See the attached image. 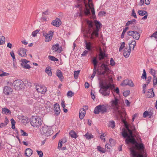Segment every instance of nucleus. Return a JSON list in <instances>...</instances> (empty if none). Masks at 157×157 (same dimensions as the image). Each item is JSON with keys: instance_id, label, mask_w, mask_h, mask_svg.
I'll return each mask as SVG.
<instances>
[{"instance_id": "nucleus-25", "label": "nucleus", "mask_w": 157, "mask_h": 157, "mask_svg": "<svg viewBox=\"0 0 157 157\" xmlns=\"http://www.w3.org/2000/svg\"><path fill=\"white\" fill-rule=\"evenodd\" d=\"M33 153V151L30 148H28L25 150V154L26 156L29 157Z\"/></svg>"}, {"instance_id": "nucleus-48", "label": "nucleus", "mask_w": 157, "mask_h": 157, "mask_svg": "<svg viewBox=\"0 0 157 157\" xmlns=\"http://www.w3.org/2000/svg\"><path fill=\"white\" fill-rule=\"evenodd\" d=\"M62 146V140H59L58 144V148L59 149H60V148H61Z\"/></svg>"}, {"instance_id": "nucleus-53", "label": "nucleus", "mask_w": 157, "mask_h": 157, "mask_svg": "<svg viewBox=\"0 0 157 157\" xmlns=\"http://www.w3.org/2000/svg\"><path fill=\"white\" fill-rule=\"evenodd\" d=\"M152 37H154L156 40L157 39V31L155 32L150 36L151 38Z\"/></svg>"}, {"instance_id": "nucleus-23", "label": "nucleus", "mask_w": 157, "mask_h": 157, "mask_svg": "<svg viewBox=\"0 0 157 157\" xmlns=\"http://www.w3.org/2000/svg\"><path fill=\"white\" fill-rule=\"evenodd\" d=\"M56 74L57 76L58 77L59 80L61 81H62L63 76L61 71L60 70H58L56 71Z\"/></svg>"}, {"instance_id": "nucleus-15", "label": "nucleus", "mask_w": 157, "mask_h": 157, "mask_svg": "<svg viewBox=\"0 0 157 157\" xmlns=\"http://www.w3.org/2000/svg\"><path fill=\"white\" fill-rule=\"evenodd\" d=\"M54 111L55 112V114L57 116H58L60 114V108L59 105L56 103L54 105Z\"/></svg>"}, {"instance_id": "nucleus-59", "label": "nucleus", "mask_w": 157, "mask_h": 157, "mask_svg": "<svg viewBox=\"0 0 157 157\" xmlns=\"http://www.w3.org/2000/svg\"><path fill=\"white\" fill-rule=\"evenodd\" d=\"M39 31L38 30H36L33 32L32 33V35L33 36H36L37 34L38 33Z\"/></svg>"}, {"instance_id": "nucleus-17", "label": "nucleus", "mask_w": 157, "mask_h": 157, "mask_svg": "<svg viewBox=\"0 0 157 157\" xmlns=\"http://www.w3.org/2000/svg\"><path fill=\"white\" fill-rule=\"evenodd\" d=\"M12 91V89L8 86H5L3 88V93L6 95H9Z\"/></svg>"}, {"instance_id": "nucleus-47", "label": "nucleus", "mask_w": 157, "mask_h": 157, "mask_svg": "<svg viewBox=\"0 0 157 157\" xmlns=\"http://www.w3.org/2000/svg\"><path fill=\"white\" fill-rule=\"evenodd\" d=\"M22 63H21L22 66H23V65H25L27 64V63L29 62V61L26 60V59H22L21 60Z\"/></svg>"}, {"instance_id": "nucleus-56", "label": "nucleus", "mask_w": 157, "mask_h": 157, "mask_svg": "<svg viewBox=\"0 0 157 157\" xmlns=\"http://www.w3.org/2000/svg\"><path fill=\"white\" fill-rule=\"evenodd\" d=\"M125 47V43L122 42L121 44V46L119 48V51L120 52L123 48Z\"/></svg>"}, {"instance_id": "nucleus-28", "label": "nucleus", "mask_w": 157, "mask_h": 157, "mask_svg": "<svg viewBox=\"0 0 157 157\" xmlns=\"http://www.w3.org/2000/svg\"><path fill=\"white\" fill-rule=\"evenodd\" d=\"M136 21L135 19H133L132 20L129 21H127L125 25L126 26H128L130 25H135L136 23Z\"/></svg>"}, {"instance_id": "nucleus-11", "label": "nucleus", "mask_w": 157, "mask_h": 157, "mask_svg": "<svg viewBox=\"0 0 157 157\" xmlns=\"http://www.w3.org/2000/svg\"><path fill=\"white\" fill-rule=\"evenodd\" d=\"M128 35L132 36L134 39L136 40L139 39L140 35L139 33L136 31H129L127 33Z\"/></svg>"}, {"instance_id": "nucleus-22", "label": "nucleus", "mask_w": 157, "mask_h": 157, "mask_svg": "<svg viewBox=\"0 0 157 157\" xmlns=\"http://www.w3.org/2000/svg\"><path fill=\"white\" fill-rule=\"evenodd\" d=\"M128 132L129 134V135L128 134L127 131L126 130H124L122 132V135L124 138H125L126 137L129 138V137H132V134L131 135Z\"/></svg>"}, {"instance_id": "nucleus-58", "label": "nucleus", "mask_w": 157, "mask_h": 157, "mask_svg": "<svg viewBox=\"0 0 157 157\" xmlns=\"http://www.w3.org/2000/svg\"><path fill=\"white\" fill-rule=\"evenodd\" d=\"M36 152H37V154H38V155H39L40 157H43V152H42V151H37Z\"/></svg>"}, {"instance_id": "nucleus-42", "label": "nucleus", "mask_w": 157, "mask_h": 157, "mask_svg": "<svg viewBox=\"0 0 157 157\" xmlns=\"http://www.w3.org/2000/svg\"><path fill=\"white\" fill-rule=\"evenodd\" d=\"M5 40V38L4 36H2L0 38V45H2L4 44Z\"/></svg>"}, {"instance_id": "nucleus-21", "label": "nucleus", "mask_w": 157, "mask_h": 157, "mask_svg": "<svg viewBox=\"0 0 157 157\" xmlns=\"http://www.w3.org/2000/svg\"><path fill=\"white\" fill-rule=\"evenodd\" d=\"M154 96L155 94L154 93L153 88L148 90L147 94V97L148 98H151L153 97Z\"/></svg>"}, {"instance_id": "nucleus-46", "label": "nucleus", "mask_w": 157, "mask_h": 157, "mask_svg": "<svg viewBox=\"0 0 157 157\" xmlns=\"http://www.w3.org/2000/svg\"><path fill=\"white\" fill-rule=\"evenodd\" d=\"M93 62L94 65V68H96L98 62L96 58H94L93 60Z\"/></svg>"}, {"instance_id": "nucleus-38", "label": "nucleus", "mask_w": 157, "mask_h": 157, "mask_svg": "<svg viewBox=\"0 0 157 157\" xmlns=\"http://www.w3.org/2000/svg\"><path fill=\"white\" fill-rule=\"evenodd\" d=\"M48 58L50 60L54 61H57L58 59L53 56H48Z\"/></svg>"}, {"instance_id": "nucleus-30", "label": "nucleus", "mask_w": 157, "mask_h": 157, "mask_svg": "<svg viewBox=\"0 0 157 157\" xmlns=\"http://www.w3.org/2000/svg\"><path fill=\"white\" fill-rule=\"evenodd\" d=\"M88 6L91 10V12L93 15H94L95 14V11L94 7H93V5L92 3L89 4Z\"/></svg>"}, {"instance_id": "nucleus-54", "label": "nucleus", "mask_w": 157, "mask_h": 157, "mask_svg": "<svg viewBox=\"0 0 157 157\" xmlns=\"http://www.w3.org/2000/svg\"><path fill=\"white\" fill-rule=\"evenodd\" d=\"M153 84L154 85H156L157 84V78L156 76H153Z\"/></svg>"}, {"instance_id": "nucleus-3", "label": "nucleus", "mask_w": 157, "mask_h": 157, "mask_svg": "<svg viewBox=\"0 0 157 157\" xmlns=\"http://www.w3.org/2000/svg\"><path fill=\"white\" fill-rule=\"evenodd\" d=\"M114 86L113 84H108L105 86L101 85L99 90V92L104 96H108L109 95L110 90L113 89Z\"/></svg>"}, {"instance_id": "nucleus-9", "label": "nucleus", "mask_w": 157, "mask_h": 157, "mask_svg": "<svg viewBox=\"0 0 157 157\" xmlns=\"http://www.w3.org/2000/svg\"><path fill=\"white\" fill-rule=\"evenodd\" d=\"M110 70L107 65L105 64L104 63L101 65V70L99 74L105 75L108 76L110 72Z\"/></svg>"}, {"instance_id": "nucleus-7", "label": "nucleus", "mask_w": 157, "mask_h": 157, "mask_svg": "<svg viewBox=\"0 0 157 157\" xmlns=\"http://www.w3.org/2000/svg\"><path fill=\"white\" fill-rule=\"evenodd\" d=\"M107 108L106 105H99L96 106L94 110V112L96 114L105 113L107 111Z\"/></svg>"}, {"instance_id": "nucleus-13", "label": "nucleus", "mask_w": 157, "mask_h": 157, "mask_svg": "<svg viewBox=\"0 0 157 157\" xmlns=\"http://www.w3.org/2000/svg\"><path fill=\"white\" fill-rule=\"evenodd\" d=\"M36 90L39 93L43 94L47 90L46 87L44 86L37 85L36 86Z\"/></svg>"}, {"instance_id": "nucleus-37", "label": "nucleus", "mask_w": 157, "mask_h": 157, "mask_svg": "<svg viewBox=\"0 0 157 157\" xmlns=\"http://www.w3.org/2000/svg\"><path fill=\"white\" fill-rule=\"evenodd\" d=\"M128 27H125V29H123V32L121 34V37L122 38H124V37L125 33V32H126L127 30H128Z\"/></svg>"}, {"instance_id": "nucleus-1", "label": "nucleus", "mask_w": 157, "mask_h": 157, "mask_svg": "<svg viewBox=\"0 0 157 157\" xmlns=\"http://www.w3.org/2000/svg\"><path fill=\"white\" fill-rule=\"evenodd\" d=\"M94 23L96 27V28H94L92 22L89 21H87V23L88 25V29L87 33L90 34L91 39L94 38V36H95L96 37L98 36V32L101 28L100 26L102 25L99 22L96 20L94 21Z\"/></svg>"}, {"instance_id": "nucleus-34", "label": "nucleus", "mask_w": 157, "mask_h": 157, "mask_svg": "<svg viewBox=\"0 0 157 157\" xmlns=\"http://www.w3.org/2000/svg\"><path fill=\"white\" fill-rule=\"evenodd\" d=\"M129 47H131V48L132 47L131 45H132L133 46L132 49L133 50L136 45V42L135 40H133L130 41L129 43Z\"/></svg>"}, {"instance_id": "nucleus-4", "label": "nucleus", "mask_w": 157, "mask_h": 157, "mask_svg": "<svg viewBox=\"0 0 157 157\" xmlns=\"http://www.w3.org/2000/svg\"><path fill=\"white\" fill-rule=\"evenodd\" d=\"M119 100L117 99V97H114V99L113 100L111 101V105L113 108L115 112L117 114L120 115L122 113L121 108L119 105Z\"/></svg>"}, {"instance_id": "nucleus-14", "label": "nucleus", "mask_w": 157, "mask_h": 157, "mask_svg": "<svg viewBox=\"0 0 157 157\" xmlns=\"http://www.w3.org/2000/svg\"><path fill=\"white\" fill-rule=\"evenodd\" d=\"M121 85L123 86L128 85L131 87H132L133 86L134 84L132 80L126 79L123 81Z\"/></svg>"}, {"instance_id": "nucleus-12", "label": "nucleus", "mask_w": 157, "mask_h": 157, "mask_svg": "<svg viewBox=\"0 0 157 157\" xmlns=\"http://www.w3.org/2000/svg\"><path fill=\"white\" fill-rule=\"evenodd\" d=\"M52 49L53 52H57L58 53H60L62 51V48L59 46L58 43L53 45Z\"/></svg>"}, {"instance_id": "nucleus-35", "label": "nucleus", "mask_w": 157, "mask_h": 157, "mask_svg": "<svg viewBox=\"0 0 157 157\" xmlns=\"http://www.w3.org/2000/svg\"><path fill=\"white\" fill-rule=\"evenodd\" d=\"M70 136L72 137L76 138L77 137L76 133L73 131L71 130L69 133Z\"/></svg>"}, {"instance_id": "nucleus-36", "label": "nucleus", "mask_w": 157, "mask_h": 157, "mask_svg": "<svg viewBox=\"0 0 157 157\" xmlns=\"http://www.w3.org/2000/svg\"><path fill=\"white\" fill-rule=\"evenodd\" d=\"M108 126L112 128H114L115 126V123L113 121H111L109 122Z\"/></svg>"}, {"instance_id": "nucleus-29", "label": "nucleus", "mask_w": 157, "mask_h": 157, "mask_svg": "<svg viewBox=\"0 0 157 157\" xmlns=\"http://www.w3.org/2000/svg\"><path fill=\"white\" fill-rule=\"evenodd\" d=\"M86 49L89 51H90L91 49V44L90 42H87L86 40L85 41Z\"/></svg>"}, {"instance_id": "nucleus-2", "label": "nucleus", "mask_w": 157, "mask_h": 157, "mask_svg": "<svg viewBox=\"0 0 157 157\" xmlns=\"http://www.w3.org/2000/svg\"><path fill=\"white\" fill-rule=\"evenodd\" d=\"M135 147L140 151L138 153L133 148H130V156L131 157H146L147 156L146 151L144 150V145L142 143L135 144Z\"/></svg>"}, {"instance_id": "nucleus-27", "label": "nucleus", "mask_w": 157, "mask_h": 157, "mask_svg": "<svg viewBox=\"0 0 157 157\" xmlns=\"http://www.w3.org/2000/svg\"><path fill=\"white\" fill-rule=\"evenodd\" d=\"M123 122L124 123L125 126L128 130V132L131 135L132 134V131L129 129V125H128L127 122L124 120H123Z\"/></svg>"}, {"instance_id": "nucleus-5", "label": "nucleus", "mask_w": 157, "mask_h": 157, "mask_svg": "<svg viewBox=\"0 0 157 157\" xmlns=\"http://www.w3.org/2000/svg\"><path fill=\"white\" fill-rule=\"evenodd\" d=\"M30 122L33 126L38 128L42 124L41 118L37 116H33L30 118Z\"/></svg>"}, {"instance_id": "nucleus-8", "label": "nucleus", "mask_w": 157, "mask_h": 157, "mask_svg": "<svg viewBox=\"0 0 157 157\" xmlns=\"http://www.w3.org/2000/svg\"><path fill=\"white\" fill-rule=\"evenodd\" d=\"M10 85L16 90H19L22 88L24 86V83L22 81L17 80L14 81L13 83L11 82Z\"/></svg>"}, {"instance_id": "nucleus-40", "label": "nucleus", "mask_w": 157, "mask_h": 157, "mask_svg": "<svg viewBox=\"0 0 157 157\" xmlns=\"http://www.w3.org/2000/svg\"><path fill=\"white\" fill-rule=\"evenodd\" d=\"M97 148L98 151L102 153H104L105 152V150L104 148L101 147L100 146H98L97 147Z\"/></svg>"}, {"instance_id": "nucleus-50", "label": "nucleus", "mask_w": 157, "mask_h": 157, "mask_svg": "<svg viewBox=\"0 0 157 157\" xmlns=\"http://www.w3.org/2000/svg\"><path fill=\"white\" fill-rule=\"evenodd\" d=\"M29 119L27 117H25L24 118H23L22 120V122L24 123H27Z\"/></svg>"}, {"instance_id": "nucleus-51", "label": "nucleus", "mask_w": 157, "mask_h": 157, "mask_svg": "<svg viewBox=\"0 0 157 157\" xmlns=\"http://www.w3.org/2000/svg\"><path fill=\"white\" fill-rule=\"evenodd\" d=\"M10 55H11V57L13 58V61L14 62L15 61V60H16V59H15V56L13 52V51H12L10 52Z\"/></svg>"}, {"instance_id": "nucleus-52", "label": "nucleus", "mask_w": 157, "mask_h": 157, "mask_svg": "<svg viewBox=\"0 0 157 157\" xmlns=\"http://www.w3.org/2000/svg\"><path fill=\"white\" fill-rule=\"evenodd\" d=\"M74 93L71 91L70 90L68 91L67 94V96L71 97L74 95Z\"/></svg>"}, {"instance_id": "nucleus-33", "label": "nucleus", "mask_w": 157, "mask_h": 157, "mask_svg": "<svg viewBox=\"0 0 157 157\" xmlns=\"http://www.w3.org/2000/svg\"><path fill=\"white\" fill-rule=\"evenodd\" d=\"M138 14L141 16H144L147 14V12L145 11L139 10L138 11Z\"/></svg>"}, {"instance_id": "nucleus-64", "label": "nucleus", "mask_w": 157, "mask_h": 157, "mask_svg": "<svg viewBox=\"0 0 157 157\" xmlns=\"http://www.w3.org/2000/svg\"><path fill=\"white\" fill-rule=\"evenodd\" d=\"M113 79L112 77H111L110 76H108V82H109V83L108 84H111V83L113 82Z\"/></svg>"}, {"instance_id": "nucleus-41", "label": "nucleus", "mask_w": 157, "mask_h": 157, "mask_svg": "<svg viewBox=\"0 0 157 157\" xmlns=\"http://www.w3.org/2000/svg\"><path fill=\"white\" fill-rule=\"evenodd\" d=\"M150 73L153 76H156V71H155L154 69L151 68L150 69Z\"/></svg>"}, {"instance_id": "nucleus-45", "label": "nucleus", "mask_w": 157, "mask_h": 157, "mask_svg": "<svg viewBox=\"0 0 157 157\" xmlns=\"http://www.w3.org/2000/svg\"><path fill=\"white\" fill-rule=\"evenodd\" d=\"M80 71H75L74 73V78L75 79H77L78 75Z\"/></svg>"}, {"instance_id": "nucleus-63", "label": "nucleus", "mask_w": 157, "mask_h": 157, "mask_svg": "<svg viewBox=\"0 0 157 157\" xmlns=\"http://www.w3.org/2000/svg\"><path fill=\"white\" fill-rule=\"evenodd\" d=\"M110 64L112 66H113L115 65V63L113 58H111L110 61Z\"/></svg>"}, {"instance_id": "nucleus-60", "label": "nucleus", "mask_w": 157, "mask_h": 157, "mask_svg": "<svg viewBox=\"0 0 157 157\" xmlns=\"http://www.w3.org/2000/svg\"><path fill=\"white\" fill-rule=\"evenodd\" d=\"M148 115H149V112L147 111L144 113L143 116L144 118L146 117Z\"/></svg>"}, {"instance_id": "nucleus-32", "label": "nucleus", "mask_w": 157, "mask_h": 157, "mask_svg": "<svg viewBox=\"0 0 157 157\" xmlns=\"http://www.w3.org/2000/svg\"><path fill=\"white\" fill-rule=\"evenodd\" d=\"M45 72L48 74L49 76H51L52 75L51 71V69L49 67H47L45 69Z\"/></svg>"}, {"instance_id": "nucleus-20", "label": "nucleus", "mask_w": 157, "mask_h": 157, "mask_svg": "<svg viewBox=\"0 0 157 157\" xmlns=\"http://www.w3.org/2000/svg\"><path fill=\"white\" fill-rule=\"evenodd\" d=\"M86 114V111L84 108L81 109L79 112V117L80 119H82Z\"/></svg>"}, {"instance_id": "nucleus-62", "label": "nucleus", "mask_w": 157, "mask_h": 157, "mask_svg": "<svg viewBox=\"0 0 157 157\" xmlns=\"http://www.w3.org/2000/svg\"><path fill=\"white\" fill-rule=\"evenodd\" d=\"M24 68L26 69H29L31 67L30 66V65L27 64H26L25 65H23V66H22Z\"/></svg>"}, {"instance_id": "nucleus-43", "label": "nucleus", "mask_w": 157, "mask_h": 157, "mask_svg": "<svg viewBox=\"0 0 157 157\" xmlns=\"http://www.w3.org/2000/svg\"><path fill=\"white\" fill-rule=\"evenodd\" d=\"M84 13L86 15H88L90 14V9L86 7L84 10Z\"/></svg>"}, {"instance_id": "nucleus-18", "label": "nucleus", "mask_w": 157, "mask_h": 157, "mask_svg": "<svg viewBox=\"0 0 157 157\" xmlns=\"http://www.w3.org/2000/svg\"><path fill=\"white\" fill-rule=\"evenodd\" d=\"M51 24L53 25L58 27L61 25V21L59 19L57 18L53 21Z\"/></svg>"}, {"instance_id": "nucleus-10", "label": "nucleus", "mask_w": 157, "mask_h": 157, "mask_svg": "<svg viewBox=\"0 0 157 157\" xmlns=\"http://www.w3.org/2000/svg\"><path fill=\"white\" fill-rule=\"evenodd\" d=\"M54 32L50 31L48 33H43V35L45 37V41L46 42H48L50 41L52 39L53 35Z\"/></svg>"}, {"instance_id": "nucleus-6", "label": "nucleus", "mask_w": 157, "mask_h": 157, "mask_svg": "<svg viewBox=\"0 0 157 157\" xmlns=\"http://www.w3.org/2000/svg\"><path fill=\"white\" fill-rule=\"evenodd\" d=\"M40 132L41 134L47 136H51L53 133L52 128L46 125L42 126Z\"/></svg>"}, {"instance_id": "nucleus-24", "label": "nucleus", "mask_w": 157, "mask_h": 157, "mask_svg": "<svg viewBox=\"0 0 157 157\" xmlns=\"http://www.w3.org/2000/svg\"><path fill=\"white\" fill-rule=\"evenodd\" d=\"M26 50L25 48L21 49L19 52V55L21 57L26 56Z\"/></svg>"}, {"instance_id": "nucleus-61", "label": "nucleus", "mask_w": 157, "mask_h": 157, "mask_svg": "<svg viewBox=\"0 0 157 157\" xmlns=\"http://www.w3.org/2000/svg\"><path fill=\"white\" fill-rule=\"evenodd\" d=\"M151 77L150 76H149L147 77V79L146 81V83L147 85H148L149 82H151Z\"/></svg>"}, {"instance_id": "nucleus-55", "label": "nucleus", "mask_w": 157, "mask_h": 157, "mask_svg": "<svg viewBox=\"0 0 157 157\" xmlns=\"http://www.w3.org/2000/svg\"><path fill=\"white\" fill-rule=\"evenodd\" d=\"M96 68H95V67L94 68V69H93V72L92 75L91 76V78H92V79L93 78H94L95 76L96 73Z\"/></svg>"}, {"instance_id": "nucleus-44", "label": "nucleus", "mask_w": 157, "mask_h": 157, "mask_svg": "<svg viewBox=\"0 0 157 157\" xmlns=\"http://www.w3.org/2000/svg\"><path fill=\"white\" fill-rule=\"evenodd\" d=\"M141 78L142 79H146L147 78V75H146V73L144 69L143 70V73L141 77Z\"/></svg>"}, {"instance_id": "nucleus-39", "label": "nucleus", "mask_w": 157, "mask_h": 157, "mask_svg": "<svg viewBox=\"0 0 157 157\" xmlns=\"http://www.w3.org/2000/svg\"><path fill=\"white\" fill-rule=\"evenodd\" d=\"M87 139H90L91 138H93V136L90 133H87L84 136Z\"/></svg>"}, {"instance_id": "nucleus-31", "label": "nucleus", "mask_w": 157, "mask_h": 157, "mask_svg": "<svg viewBox=\"0 0 157 157\" xmlns=\"http://www.w3.org/2000/svg\"><path fill=\"white\" fill-rule=\"evenodd\" d=\"M2 113L5 114H10V111L7 108H2Z\"/></svg>"}, {"instance_id": "nucleus-16", "label": "nucleus", "mask_w": 157, "mask_h": 157, "mask_svg": "<svg viewBox=\"0 0 157 157\" xmlns=\"http://www.w3.org/2000/svg\"><path fill=\"white\" fill-rule=\"evenodd\" d=\"M131 52V47L129 48H125L123 51V55L126 58H128L130 55Z\"/></svg>"}, {"instance_id": "nucleus-19", "label": "nucleus", "mask_w": 157, "mask_h": 157, "mask_svg": "<svg viewBox=\"0 0 157 157\" xmlns=\"http://www.w3.org/2000/svg\"><path fill=\"white\" fill-rule=\"evenodd\" d=\"M125 143L127 144H128L129 143L134 144L136 143V141L132 136V137H129V138H127L125 140Z\"/></svg>"}, {"instance_id": "nucleus-49", "label": "nucleus", "mask_w": 157, "mask_h": 157, "mask_svg": "<svg viewBox=\"0 0 157 157\" xmlns=\"http://www.w3.org/2000/svg\"><path fill=\"white\" fill-rule=\"evenodd\" d=\"M130 91L129 90L125 91L124 92L123 95L125 97H127L130 94Z\"/></svg>"}, {"instance_id": "nucleus-57", "label": "nucleus", "mask_w": 157, "mask_h": 157, "mask_svg": "<svg viewBox=\"0 0 157 157\" xmlns=\"http://www.w3.org/2000/svg\"><path fill=\"white\" fill-rule=\"evenodd\" d=\"M21 136H28V134L26 132H25L23 130L21 129Z\"/></svg>"}, {"instance_id": "nucleus-26", "label": "nucleus", "mask_w": 157, "mask_h": 157, "mask_svg": "<svg viewBox=\"0 0 157 157\" xmlns=\"http://www.w3.org/2000/svg\"><path fill=\"white\" fill-rule=\"evenodd\" d=\"M99 55V59L100 60L103 59L105 56V53L104 52L102 51L101 48L100 49V54Z\"/></svg>"}]
</instances>
